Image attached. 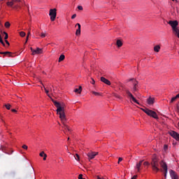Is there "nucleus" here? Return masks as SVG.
<instances>
[{
	"label": "nucleus",
	"instance_id": "1",
	"mask_svg": "<svg viewBox=\"0 0 179 179\" xmlns=\"http://www.w3.org/2000/svg\"><path fill=\"white\" fill-rule=\"evenodd\" d=\"M48 97L52 100V103L55 106V107L57 108V114L59 115V118L62 121V122L64 124V127L65 129H67L69 131H71V129H69V127L68 125L65 124V121H66V116L65 115V105L64 103L60 104L59 102L55 101L52 99L51 96H50L49 92L46 94Z\"/></svg>",
	"mask_w": 179,
	"mask_h": 179
},
{
	"label": "nucleus",
	"instance_id": "2",
	"mask_svg": "<svg viewBox=\"0 0 179 179\" xmlns=\"http://www.w3.org/2000/svg\"><path fill=\"white\" fill-rule=\"evenodd\" d=\"M150 164L153 171H155V173H158V171H160V169H159V158H157L156 155H155L152 158Z\"/></svg>",
	"mask_w": 179,
	"mask_h": 179
},
{
	"label": "nucleus",
	"instance_id": "3",
	"mask_svg": "<svg viewBox=\"0 0 179 179\" xmlns=\"http://www.w3.org/2000/svg\"><path fill=\"white\" fill-rule=\"evenodd\" d=\"M168 24H169L170 26L172 27V30L174 34H178L179 29L177 27V26H178V22L177 20H171L168 22Z\"/></svg>",
	"mask_w": 179,
	"mask_h": 179
},
{
	"label": "nucleus",
	"instance_id": "4",
	"mask_svg": "<svg viewBox=\"0 0 179 179\" xmlns=\"http://www.w3.org/2000/svg\"><path fill=\"white\" fill-rule=\"evenodd\" d=\"M49 16H50V20L54 22L57 17V8L50 9Z\"/></svg>",
	"mask_w": 179,
	"mask_h": 179
},
{
	"label": "nucleus",
	"instance_id": "5",
	"mask_svg": "<svg viewBox=\"0 0 179 179\" xmlns=\"http://www.w3.org/2000/svg\"><path fill=\"white\" fill-rule=\"evenodd\" d=\"M98 155H99V152H95L92 151L89 152L87 154L89 162H90L91 160H93V159H94V157H96V156H97Z\"/></svg>",
	"mask_w": 179,
	"mask_h": 179
},
{
	"label": "nucleus",
	"instance_id": "6",
	"mask_svg": "<svg viewBox=\"0 0 179 179\" xmlns=\"http://www.w3.org/2000/svg\"><path fill=\"white\" fill-rule=\"evenodd\" d=\"M126 94H127L128 97L130 99V100H132L134 103H136V104H139V102H138V100L135 99V96L129 92V90H126Z\"/></svg>",
	"mask_w": 179,
	"mask_h": 179
},
{
	"label": "nucleus",
	"instance_id": "7",
	"mask_svg": "<svg viewBox=\"0 0 179 179\" xmlns=\"http://www.w3.org/2000/svg\"><path fill=\"white\" fill-rule=\"evenodd\" d=\"M133 80V92L135 93V92H138V81L134 78L129 79V82H131Z\"/></svg>",
	"mask_w": 179,
	"mask_h": 179
},
{
	"label": "nucleus",
	"instance_id": "8",
	"mask_svg": "<svg viewBox=\"0 0 179 179\" xmlns=\"http://www.w3.org/2000/svg\"><path fill=\"white\" fill-rule=\"evenodd\" d=\"M147 115H149L150 117H152V118H155V120H159V117L157 116V113L156 112L150 110L147 112Z\"/></svg>",
	"mask_w": 179,
	"mask_h": 179
},
{
	"label": "nucleus",
	"instance_id": "9",
	"mask_svg": "<svg viewBox=\"0 0 179 179\" xmlns=\"http://www.w3.org/2000/svg\"><path fill=\"white\" fill-rule=\"evenodd\" d=\"M161 167L163 168V170L164 171V177L166 178V177H167V164H166V162H164V161H162L159 163Z\"/></svg>",
	"mask_w": 179,
	"mask_h": 179
},
{
	"label": "nucleus",
	"instance_id": "10",
	"mask_svg": "<svg viewBox=\"0 0 179 179\" xmlns=\"http://www.w3.org/2000/svg\"><path fill=\"white\" fill-rule=\"evenodd\" d=\"M169 135L172 136L174 139L179 141V134L176 132L175 131H171L169 132Z\"/></svg>",
	"mask_w": 179,
	"mask_h": 179
},
{
	"label": "nucleus",
	"instance_id": "11",
	"mask_svg": "<svg viewBox=\"0 0 179 179\" xmlns=\"http://www.w3.org/2000/svg\"><path fill=\"white\" fill-rule=\"evenodd\" d=\"M169 174L171 176V179H179L178 175H177V173L174 171L173 170H170L169 171Z\"/></svg>",
	"mask_w": 179,
	"mask_h": 179
},
{
	"label": "nucleus",
	"instance_id": "12",
	"mask_svg": "<svg viewBox=\"0 0 179 179\" xmlns=\"http://www.w3.org/2000/svg\"><path fill=\"white\" fill-rule=\"evenodd\" d=\"M147 103L148 106H153L155 104V98L149 96V98L147 99Z\"/></svg>",
	"mask_w": 179,
	"mask_h": 179
},
{
	"label": "nucleus",
	"instance_id": "13",
	"mask_svg": "<svg viewBox=\"0 0 179 179\" xmlns=\"http://www.w3.org/2000/svg\"><path fill=\"white\" fill-rule=\"evenodd\" d=\"M101 81H102L103 83H105V85H108V86L111 85V82H110V80H108L107 78L104 77H101Z\"/></svg>",
	"mask_w": 179,
	"mask_h": 179
},
{
	"label": "nucleus",
	"instance_id": "14",
	"mask_svg": "<svg viewBox=\"0 0 179 179\" xmlns=\"http://www.w3.org/2000/svg\"><path fill=\"white\" fill-rule=\"evenodd\" d=\"M42 53H43V49L37 48L36 50L33 51L32 55H36V54H42Z\"/></svg>",
	"mask_w": 179,
	"mask_h": 179
},
{
	"label": "nucleus",
	"instance_id": "15",
	"mask_svg": "<svg viewBox=\"0 0 179 179\" xmlns=\"http://www.w3.org/2000/svg\"><path fill=\"white\" fill-rule=\"evenodd\" d=\"M142 163H143V160L140 161L138 163L136 164V167L137 169L138 173L141 171V167L142 166Z\"/></svg>",
	"mask_w": 179,
	"mask_h": 179
},
{
	"label": "nucleus",
	"instance_id": "16",
	"mask_svg": "<svg viewBox=\"0 0 179 179\" xmlns=\"http://www.w3.org/2000/svg\"><path fill=\"white\" fill-rule=\"evenodd\" d=\"M76 26H78V28L76 30V36H80V24L77 23Z\"/></svg>",
	"mask_w": 179,
	"mask_h": 179
},
{
	"label": "nucleus",
	"instance_id": "17",
	"mask_svg": "<svg viewBox=\"0 0 179 179\" xmlns=\"http://www.w3.org/2000/svg\"><path fill=\"white\" fill-rule=\"evenodd\" d=\"M75 93H78V94H80L82 93V86H80L79 88H76L74 90Z\"/></svg>",
	"mask_w": 179,
	"mask_h": 179
},
{
	"label": "nucleus",
	"instance_id": "18",
	"mask_svg": "<svg viewBox=\"0 0 179 179\" xmlns=\"http://www.w3.org/2000/svg\"><path fill=\"white\" fill-rule=\"evenodd\" d=\"M64 59H65V55H61L59 57L58 62H62V61H64Z\"/></svg>",
	"mask_w": 179,
	"mask_h": 179
},
{
	"label": "nucleus",
	"instance_id": "19",
	"mask_svg": "<svg viewBox=\"0 0 179 179\" xmlns=\"http://www.w3.org/2000/svg\"><path fill=\"white\" fill-rule=\"evenodd\" d=\"M116 44L118 48L122 47V41H121V40H117Z\"/></svg>",
	"mask_w": 179,
	"mask_h": 179
},
{
	"label": "nucleus",
	"instance_id": "20",
	"mask_svg": "<svg viewBox=\"0 0 179 179\" xmlns=\"http://www.w3.org/2000/svg\"><path fill=\"white\" fill-rule=\"evenodd\" d=\"M154 51H155V52H159V51H160V45H156L154 47Z\"/></svg>",
	"mask_w": 179,
	"mask_h": 179
},
{
	"label": "nucleus",
	"instance_id": "21",
	"mask_svg": "<svg viewBox=\"0 0 179 179\" xmlns=\"http://www.w3.org/2000/svg\"><path fill=\"white\" fill-rule=\"evenodd\" d=\"M113 95L114 96V97H116V99H119L120 100H121V99H122V97H121V96L118 95L116 93H113Z\"/></svg>",
	"mask_w": 179,
	"mask_h": 179
},
{
	"label": "nucleus",
	"instance_id": "22",
	"mask_svg": "<svg viewBox=\"0 0 179 179\" xmlns=\"http://www.w3.org/2000/svg\"><path fill=\"white\" fill-rule=\"evenodd\" d=\"M5 27H6V29H9V27H10V23L9 22H6Z\"/></svg>",
	"mask_w": 179,
	"mask_h": 179
},
{
	"label": "nucleus",
	"instance_id": "23",
	"mask_svg": "<svg viewBox=\"0 0 179 179\" xmlns=\"http://www.w3.org/2000/svg\"><path fill=\"white\" fill-rule=\"evenodd\" d=\"M20 36L21 37H24L26 36V33L24 31H20Z\"/></svg>",
	"mask_w": 179,
	"mask_h": 179
},
{
	"label": "nucleus",
	"instance_id": "24",
	"mask_svg": "<svg viewBox=\"0 0 179 179\" xmlns=\"http://www.w3.org/2000/svg\"><path fill=\"white\" fill-rule=\"evenodd\" d=\"M45 36H47V33H45V32H42L41 34V38H44V37H45Z\"/></svg>",
	"mask_w": 179,
	"mask_h": 179
},
{
	"label": "nucleus",
	"instance_id": "25",
	"mask_svg": "<svg viewBox=\"0 0 179 179\" xmlns=\"http://www.w3.org/2000/svg\"><path fill=\"white\" fill-rule=\"evenodd\" d=\"M176 100H177V97L173 96L172 97V99L170 101V103H174V101H176Z\"/></svg>",
	"mask_w": 179,
	"mask_h": 179
},
{
	"label": "nucleus",
	"instance_id": "26",
	"mask_svg": "<svg viewBox=\"0 0 179 179\" xmlns=\"http://www.w3.org/2000/svg\"><path fill=\"white\" fill-rule=\"evenodd\" d=\"M4 106L6 107V108L7 110H10V104H9V103L5 104Z\"/></svg>",
	"mask_w": 179,
	"mask_h": 179
},
{
	"label": "nucleus",
	"instance_id": "27",
	"mask_svg": "<svg viewBox=\"0 0 179 179\" xmlns=\"http://www.w3.org/2000/svg\"><path fill=\"white\" fill-rule=\"evenodd\" d=\"M74 157H75L76 160H77V162H79V160L80 159L79 157V155L76 154V156H74Z\"/></svg>",
	"mask_w": 179,
	"mask_h": 179
},
{
	"label": "nucleus",
	"instance_id": "28",
	"mask_svg": "<svg viewBox=\"0 0 179 179\" xmlns=\"http://www.w3.org/2000/svg\"><path fill=\"white\" fill-rule=\"evenodd\" d=\"M0 43L3 45H5V43L3 42V40H2V36L0 34Z\"/></svg>",
	"mask_w": 179,
	"mask_h": 179
},
{
	"label": "nucleus",
	"instance_id": "29",
	"mask_svg": "<svg viewBox=\"0 0 179 179\" xmlns=\"http://www.w3.org/2000/svg\"><path fill=\"white\" fill-rule=\"evenodd\" d=\"M3 34H5V37H4V40H8V33H6V31H3Z\"/></svg>",
	"mask_w": 179,
	"mask_h": 179
},
{
	"label": "nucleus",
	"instance_id": "30",
	"mask_svg": "<svg viewBox=\"0 0 179 179\" xmlns=\"http://www.w3.org/2000/svg\"><path fill=\"white\" fill-rule=\"evenodd\" d=\"M142 111H143L144 113H145V114H148V111H149L150 110L148 108H141Z\"/></svg>",
	"mask_w": 179,
	"mask_h": 179
},
{
	"label": "nucleus",
	"instance_id": "31",
	"mask_svg": "<svg viewBox=\"0 0 179 179\" xmlns=\"http://www.w3.org/2000/svg\"><path fill=\"white\" fill-rule=\"evenodd\" d=\"M92 94H94V96H100V93H99V92H96L94 91H92Z\"/></svg>",
	"mask_w": 179,
	"mask_h": 179
},
{
	"label": "nucleus",
	"instance_id": "32",
	"mask_svg": "<svg viewBox=\"0 0 179 179\" xmlns=\"http://www.w3.org/2000/svg\"><path fill=\"white\" fill-rule=\"evenodd\" d=\"M45 155H47L45 153H44V151H42L40 154L39 156H41V157H43L45 156Z\"/></svg>",
	"mask_w": 179,
	"mask_h": 179
},
{
	"label": "nucleus",
	"instance_id": "33",
	"mask_svg": "<svg viewBox=\"0 0 179 179\" xmlns=\"http://www.w3.org/2000/svg\"><path fill=\"white\" fill-rule=\"evenodd\" d=\"M78 10H83V7L82 6H78Z\"/></svg>",
	"mask_w": 179,
	"mask_h": 179
},
{
	"label": "nucleus",
	"instance_id": "34",
	"mask_svg": "<svg viewBox=\"0 0 179 179\" xmlns=\"http://www.w3.org/2000/svg\"><path fill=\"white\" fill-rule=\"evenodd\" d=\"M22 149H24L25 150H27V149H28L27 145H22Z\"/></svg>",
	"mask_w": 179,
	"mask_h": 179
},
{
	"label": "nucleus",
	"instance_id": "35",
	"mask_svg": "<svg viewBox=\"0 0 179 179\" xmlns=\"http://www.w3.org/2000/svg\"><path fill=\"white\" fill-rule=\"evenodd\" d=\"M143 164H144L145 166H150V163H149L148 162H145L143 163Z\"/></svg>",
	"mask_w": 179,
	"mask_h": 179
},
{
	"label": "nucleus",
	"instance_id": "36",
	"mask_svg": "<svg viewBox=\"0 0 179 179\" xmlns=\"http://www.w3.org/2000/svg\"><path fill=\"white\" fill-rule=\"evenodd\" d=\"M44 90H45L46 94H48V93H50V91H48V90H47V88H45V87H44Z\"/></svg>",
	"mask_w": 179,
	"mask_h": 179
},
{
	"label": "nucleus",
	"instance_id": "37",
	"mask_svg": "<svg viewBox=\"0 0 179 179\" xmlns=\"http://www.w3.org/2000/svg\"><path fill=\"white\" fill-rule=\"evenodd\" d=\"M1 54H3V55H6L7 54H10V52H1Z\"/></svg>",
	"mask_w": 179,
	"mask_h": 179
},
{
	"label": "nucleus",
	"instance_id": "38",
	"mask_svg": "<svg viewBox=\"0 0 179 179\" xmlns=\"http://www.w3.org/2000/svg\"><path fill=\"white\" fill-rule=\"evenodd\" d=\"M91 83L92 85H94V83H96V81H94V79L92 78Z\"/></svg>",
	"mask_w": 179,
	"mask_h": 179
},
{
	"label": "nucleus",
	"instance_id": "39",
	"mask_svg": "<svg viewBox=\"0 0 179 179\" xmlns=\"http://www.w3.org/2000/svg\"><path fill=\"white\" fill-rule=\"evenodd\" d=\"M122 160V157H119L117 164H120V162Z\"/></svg>",
	"mask_w": 179,
	"mask_h": 179
},
{
	"label": "nucleus",
	"instance_id": "40",
	"mask_svg": "<svg viewBox=\"0 0 179 179\" xmlns=\"http://www.w3.org/2000/svg\"><path fill=\"white\" fill-rule=\"evenodd\" d=\"M75 17H76V14H73V15L71 16V19H75Z\"/></svg>",
	"mask_w": 179,
	"mask_h": 179
},
{
	"label": "nucleus",
	"instance_id": "41",
	"mask_svg": "<svg viewBox=\"0 0 179 179\" xmlns=\"http://www.w3.org/2000/svg\"><path fill=\"white\" fill-rule=\"evenodd\" d=\"M138 178V176H134L131 179H136Z\"/></svg>",
	"mask_w": 179,
	"mask_h": 179
},
{
	"label": "nucleus",
	"instance_id": "42",
	"mask_svg": "<svg viewBox=\"0 0 179 179\" xmlns=\"http://www.w3.org/2000/svg\"><path fill=\"white\" fill-rule=\"evenodd\" d=\"M31 33H30V29H28V33H27V36L29 37V36H30Z\"/></svg>",
	"mask_w": 179,
	"mask_h": 179
},
{
	"label": "nucleus",
	"instance_id": "43",
	"mask_svg": "<svg viewBox=\"0 0 179 179\" xmlns=\"http://www.w3.org/2000/svg\"><path fill=\"white\" fill-rule=\"evenodd\" d=\"M43 160H47V155H45V156L43 157Z\"/></svg>",
	"mask_w": 179,
	"mask_h": 179
},
{
	"label": "nucleus",
	"instance_id": "44",
	"mask_svg": "<svg viewBox=\"0 0 179 179\" xmlns=\"http://www.w3.org/2000/svg\"><path fill=\"white\" fill-rule=\"evenodd\" d=\"M96 179H104V178H101L100 176H97Z\"/></svg>",
	"mask_w": 179,
	"mask_h": 179
},
{
	"label": "nucleus",
	"instance_id": "45",
	"mask_svg": "<svg viewBox=\"0 0 179 179\" xmlns=\"http://www.w3.org/2000/svg\"><path fill=\"white\" fill-rule=\"evenodd\" d=\"M28 40H29V36H27V38H26V41H25V44H26V43H27Z\"/></svg>",
	"mask_w": 179,
	"mask_h": 179
},
{
	"label": "nucleus",
	"instance_id": "46",
	"mask_svg": "<svg viewBox=\"0 0 179 179\" xmlns=\"http://www.w3.org/2000/svg\"><path fill=\"white\" fill-rule=\"evenodd\" d=\"M30 50H31L32 54H33V52L36 50H33V48H30Z\"/></svg>",
	"mask_w": 179,
	"mask_h": 179
},
{
	"label": "nucleus",
	"instance_id": "47",
	"mask_svg": "<svg viewBox=\"0 0 179 179\" xmlns=\"http://www.w3.org/2000/svg\"><path fill=\"white\" fill-rule=\"evenodd\" d=\"M11 111H12L13 113H16V112H17V110H16L15 109H12Z\"/></svg>",
	"mask_w": 179,
	"mask_h": 179
},
{
	"label": "nucleus",
	"instance_id": "48",
	"mask_svg": "<svg viewBox=\"0 0 179 179\" xmlns=\"http://www.w3.org/2000/svg\"><path fill=\"white\" fill-rule=\"evenodd\" d=\"M6 43L8 44V45H9V41H8V40H5Z\"/></svg>",
	"mask_w": 179,
	"mask_h": 179
},
{
	"label": "nucleus",
	"instance_id": "49",
	"mask_svg": "<svg viewBox=\"0 0 179 179\" xmlns=\"http://www.w3.org/2000/svg\"><path fill=\"white\" fill-rule=\"evenodd\" d=\"M169 147L167 146V145H164V150H166V149H167Z\"/></svg>",
	"mask_w": 179,
	"mask_h": 179
},
{
	"label": "nucleus",
	"instance_id": "50",
	"mask_svg": "<svg viewBox=\"0 0 179 179\" xmlns=\"http://www.w3.org/2000/svg\"><path fill=\"white\" fill-rule=\"evenodd\" d=\"M175 97H176V99H179V94H178Z\"/></svg>",
	"mask_w": 179,
	"mask_h": 179
},
{
	"label": "nucleus",
	"instance_id": "51",
	"mask_svg": "<svg viewBox=\"0 0 179 179\" xmlns=\"http://www.w3.org/2000/svg\"><path fill=\"white\" fill-rule=\"evenodd\" d=\"M50 92H52V89H51V88H50Z\"/></svg>",
	"mask_w": 179,
	"mask_h": 179
},
{
	"label": "nucleus",
	"instance_id": "52",
	"mask_svg": "<svg viewBox=\"0 0 179 179\" xmlns=\"http://www.w3.org/2000/svg\"><path fill=\"white\" fill-rule=\"evenodd\" d=\"M3 52H0V54H2Z\"/></svg>",
	"mask_w": 179,
	"mask_h": 179
},
{
	"label": "nucleus",
	"instance_id": "53",
	"mask_svg": "<svg viewBox=\"0 0 179 179\" xmlns=\"http://www.w3.org/2000/svg\"><path fill=\"white\" fill-rule=\"evenodd\" d=\"M68 141H69V138H68Z\"/></svg>",
	"mask_w": 179,
	"mask_h": 179
},
{
	"label": "nucleus",
	"instance_id": "54",
	"mask_svg": "<svg viewBox=\"0 0 179 179\" xmlns=\"http://www.w3.org/2000/svg\"><path fill=\"white\" fill-rule=\"evenodd\" d=\"M172 1H174V0H172Z\"/></svg>",
	"mask_w": 179,
	"mask_h": 179
}]
</instances>
